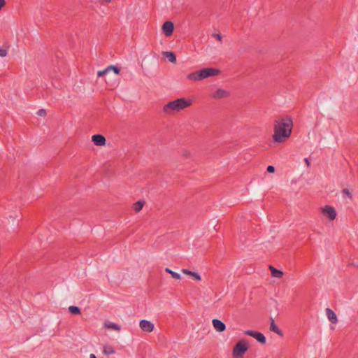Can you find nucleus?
I'll list each match as a JSON object with an SVG mask.
<instances>
[{
  "label": "nucleus",
  "mask_w": 358,
  "mask_h": 358,
  "mask_svg": "<svg viewBox=\"0 0 358 358\" xmlns=\"http://www.w3.org/2000/svg\"><path fill=\"white\" fill-rule=\"evenodd\" d=\"M103 352L106 355H110L115 353V349L111 345H104L103 348Z\"/></svg>",
  "instance_id": "a211bd4d"
},
{
  "label": "nucleus",
  "mask_w": 358,
  "mask_h": 358,
  "mask_svg": "<svg viewBox=\"0 0 358 358\" xmlns=\"http://www.w3.org/2000/svg\"><path fill=\"white\" fill-rule=\"evenodd\" d=\"M248 349V344L247 340L242 339L238 341L234 346L233 350V355L236 357H242Z\"/></svg>",
  "instance_id": "20e7f679"
},
{
  "label": "nucleus",
  "mask_w": 358,
  "mask_h": 358,
  "mask_svg": "<svg viewBox=\"0 0 358 358\" xmlns=\"http://www.w3.org/2000/svg\"><path fill=\"white\" fill-rule=\"evenodd\" d=\"M292 120L289 117L275 121L274 124L273 141L277 143L284 142L292 134Z\"/></svg>",
  "instance_id": "f257e3e1"
},
{
  "label": "nucleus",
  "mask_w": 358,
  "mask_h": 358,
  "mask_svg": "<svg viewBox=\"0 0 358 358\" xmlns=\"http://www.w3.org/2000/svg\"><path fill=\"white\" fill-rule=\"evenodd\" d=\"M108 72V67L103 71H98L97 76L101 77Z\"/></svg>",
  "instance_id": "b1692460"
},
{
  "label": "nucleus",
  "mask_w": 358,
  "mask_h": 358,
  "mask_svg": "<svg viewBox=\"0 0 358 358\" xmlns=\"http://www.w3.org/2000/svg\"><path fill=\"white\" fill-rule=\"evenodd\" d=\"M212 36H213V37L215 38L218 41H222V37L220 34H213Z\"/></svg>",
  "instance_id": "bb28decb"
},
{
  "label": "nucleus",
  "mask_w": 358,
  "mask_h": 358,
  "mask_svg": "<svg viewBox=\"0 0 358 358\" xmlns=\"http://www.w3.org/2000/svg\"><path fill=\"white\" fill-rule=\"evenodd\" d=\"M108 72L110 70H113L116 75H118L120 71V69L117 66H113V65L108 66Z\"/></svg>",
  "instance_id": "4be33fe9"
},
{
  "label": "nucleus",
  "mask_w": 358,
  "mask_h": 358,
  "mask_svg": "<svg viewBox=\"0 0 358 358\" xmlns=\"http://www.w3.org/2000/svg\"><path fill=\"white\" fill-rule=\"evenodd\" d=\"M192 104V101L189 99H177L165 104L162 108V112L165 115H171L189 107Z\"/></svg>",
  "instance_id": "f03ea898"
},
{
  "label": "nucleus",
  "mask_w": 358,
  "mask_h": 358,
  "mask_svg": "<svg viewBox=\"0 0 358 358\" xmlns=\"http://www.w3.org/2000/svg\"><path fill=\"white\" fill-rule=\"evenodd\" d=\"M7 55V50L6 49H0V57H3Z\"/></svg>",
  "instance_id": "a878e982"
},
{
  "label": "nucleus",
  "mask_w": 358,
  "mask_h": 358,
  "mask_svg": "<svg viewBox=\"0 0 358 358\" xmlns=\"http://www.w3.org/2000/svg\"><path fill=\"white\" fill-rule=\"evenodd\" d=\"M326 313H327L329 320L332 324H336L338 322L337 316H336V313L331 308H327Z\"/></svg>",
  "instance_id": "f8f14e48"
},
{
  "label": "nucleus",
  "mask_w": 358,
  "mask_h": 358,
  "mask_svg": "<svg viewBox=\"0 0 358 358\" xmlns=\"http://www.w3.org/2000/svg\"><path fill=\"white\" fill-rule=\"evenodd\" d=\"M102 3H110L112 0H99Z\"/></svg>",
  "instance_id": "7c9ffc66"
},
{
  "label": "nucleus",
  "mask_w": 358,
  "mask_h": 358,
  "mask_svg": "<svg viewBox=\"0 0 358 358\" xmlns=\"http://www.w3.org/2000/svg\"><path fill=\"white\" fill-rule=\"evenodd\" d=\"M69 311L73 315L80 314V309L78 306H71L69 307Z\"/></svg>",
  "instance_id": "412c9836"
},
{
  "label": "nucleus",
  "mask_w": 358,
  "mask_h": 358,
  "mask_svg": "<svg viewBox=\"0 0 358 358\" xmlns=\"http://www.w3.org/2000/svg\"><path fill=\"white\" fill-rule=\"evenodd\" d=\"M92 141L95 145L103 146L106 144V138L101 134H94L92 137Z\"/></svg>",
  "instance_id": "1a4fd4ad"
},
{
  "label": "nucleus",
  "mask_w": 358,
  "mask_h": 358,
  "mask_svg": "<svg viewBox=\"0 0 358 358\" xmlns=\"http://www.w3.org/2000/svg\"><path fill=\"white\" fill-rule=\"evenodd\" d=\"M270 331H273L276 333L278 335L282 336L283 334L282 331L278 327V326L275 324V321L273 319H271V324H270Z\"/></svg>",
  "instance_id": "4468645a"
},
{
  "label": "nucleus",
  "mask_w": 358,
  "mask_h": 358,
  "mask_svg": "<svg viewBox=\"0 0 358 358\" xmlns=\"http://www.w3.org/2000/svg\"><path fill=\"white\" fill-rule=\"evenodd\" d=\"M6 5L5 0H0V10Z\"/></svg>",
  "instance_id": "c85d7f7f"
},
{
  "label": "nucleus",
  "mask_w": 358,
  "mask_h": 358,
  "mask_svg": "<svg viewBox=\"0 0 358 358\" xmlns=\"http://www.w3.org/2000/svg\"><path fill=\"white\" fill-rule=\"evenodd\" d=\"M304 162H306V165L308 167H309L310 166V162L309 161V159L308 158H305L304 159Z\"/></svg>",
  "instance_id": "c756f323"
},
{
  "label": "nucleus",
  "mask_w": 358,
  "mask_h": 358,
  "mask_svg": "<svg viewBox=\"0 0 358 358\" xmlns=\"http://www.w3.org/2000/svg\"><path fill=\"white\" fill-rule=\"evenodd\" d=\"M343 194L348 196L350 199H352V195L348 189H343L342 191Z\"/></svg>",
  "instance_id": "5701e85b"
},
{
  "label": "nucleus",
  "mask_w": 358,
  "mask_h": 358,
  "mask_svg": "<svg viewBox=\"0 0 358 358\" xmlns=\"http://www.w3.org/2000/svg\"><path fill=\"white\" fill-rule=\"evenodd\" d=\"M269 268L271 270L272 276L274 278H281L282 275H283L282 271L274 268L272 266H270Z\"/></svg>",
  "instance_id": "f3484780"
},
{
  "label": "nucleus",
  "mask_w": 358,
  "mask_h": 358,
  "mask_svg": "<svg viewBox=\"0 0 358 358\" xmlns=\"http://www.w3.org/2000/svg\"><path fill=\"white\" fill-rule=\"evenodd\" d=\"M323 215L327 217L330 220H334L336 217V212L334 207L325 206L322 208Z\"/></svg>",
  "instance_id": "423d86ee"
},
{
  "label": "nucleus",
  "mask_w": 358,
  "mask_h": 358,
  "mask_svg": "<svg viewBox=\"0 0 358 358\" xmlns=\"http://www.w3.org/2000/svg\"><path fill=\"white\" fill-rule=\"evenodd\" d=\"M139 326L142 331L146 332H152L154 329V324L146 320H142L140 321Z\"/></svg>",
  "instance_id": "6e6552de"
},
{
  "label": "nucleus",
  "mask_w": 358,
  "mask_h": 358,
  "mask_svg": "<svg viewBox=\"0 0 358 358\" xmlns=\"http://www.w3.org/2000/svg\"><path fill=\"white\" fill-rule=\"evenodd\" d=\"M357 358H358V357H357Z\"/></svg>",
  "instance_id": "473e14b6"
},
{
  "label": "nucleus",
  "mask_w": 358,
  "mask_h": 358,
  "mask_svg": "<svg viewBox=\"0 0 358 358\" xmlns=\"http://www.w3.org/2000/svg\"><path fill=\"white\" fill-rule=\"evenodd\" d=\"M244 334L255 338L258 342L264 344L266 341L264 335L260 332L252 330H247L244 331Z\"/></svg>",
  "instance_id": "39448f33"
},
{
  "label": "nucleus",
  "mask_w": 358,
  "mask_h": 358,
  "mask_svg": "<svg viewBox=\"0 0 358 358\" xmlns=\"http://www.w3.org/2000/svg\"><path fill=\"white\" fill-rule=\"evenodd\" d=\"M213 326L219 332H222L226 329L225 324L220 320L214 319L212 321Z\"/></svg>",
  "instance_id": "9d476101"
},
{
  "label": "nucleus",
  "mask_w": 358,
  "mask_h": 358,
  "mask_svg": "<svg viewBox=\"0 0 358 358\" xmlns=\"http://www.w3.org/2000/svg\"><path fill=\"white\" fill-rule=\"evenodd\" d=\"M267 171L268 173H273L275 171V167L273 166H271V165L268 166L267 167Z\"/></svg>",
  "instance_id": "cd10ccee"
},
{
  "label": "nucleus",
  "mask_w": 358,
  "mask_h": 358,
  "mask_svg": "<svg viewBox=\"0 0 358 358\" xmlns=\"http://www.w3.org/2000/svg\"><path fill=\"white\" fill-rule=\"evenodd\" d=\"M37 114L39 115V116H42V117H44L46 115V111L45 109H40L38 112H37Z\"/></svg>",
  "instance_id": "393cba45"
},
{
  "label": "nucleus",
  "mask_w": 358,
  "mask_h": 358,
  "mask_svg": "<svg viewBox=\"0 0 358 358\" xmlns=\"http://www.w3.org/2000/svg\"><path fill=\"white\" fill-rule=\"evenodd\" d=\"M181 271L184 274L192 276L195 280L200 281L201 280V275L198 273L191 271L186 268L182 269Z\"/></svg>",
  "instance_id": "ddd939ff"
},
{
  "label": "nucleus",
  "mask_w": 358,
  "mask_h": 358,
  "mask_svg": "<svg viewBox=\"0 0 358 358\" xmlns=\"http://www.w3.org/2000/svg\"><path fill=\"white\" fill-rule=\"evenodd\" d=\"M165 271L166 273H169L171 275V277L175 280H180L181 279V275L179 273L171 270L169 268H166Z\"/></svg>",
  "instance_id": "6ab92c4d"
},
{
  "label": "nucleus",
  "mask_w": 358,
  "mask_h": 358,
  "mask_svg": "<svg viewBox=\"0 0 358 358\" xmlns=\"http://www.w3.org/2000/svg\"><path fill=\"white\" fill-rule=\"evenodd\" d=\"M143 206H144V202L138 201L134 203L133 208H134V211L138 213L142 209Z\"/></svg>",
  "instance_id": "aec40b11"
},
{
  "label": "nucleus",
  "mask_w": 358,
  "mask_h": 358,
  "mask_svg": "<svg viewBox=\"0 0 358 358\" xmlns=\"http://www.w3.org/2000/svg\"><path fill=\"white\" fill-rule=\"evenodd\" d=\"M163 55L165 56L171 63L176 62V56L173 52H163Z\"/></svg>",
  "instance_id": "dca6fc26"
},
{
  "label": "nucleus",
  "mask_w": 358,
  "mask_h": 358,
  "mask_svg": "<svg viewBox=\"0 0 358 358\" xmlns=\"http://www.w3.org/2000/svg\"><path fill=\"white\" fill-rule=\"evenodd\" d=\"M90 358H96V357L95 356L94 354H90Z\"/></svg>",
  "instance_id": "2f4dec72"
},
{
  "label": "nucleus",
  "mask_w": 358,
  "mask_h": 358,
  "mask_svg": "<svg viewBox=\"0 0 358 358\" xmlns=\"http://www.w3.org/2000/svg\"><path fill=\"white\" fill-rule=\"evenodd\" d=\"M229 96V92L222 90V89H218L216 90V92L212 95V97L213 99H220L222 98H225Z\"/></svg>",
  "instance_id": "9b49d317"
},
{
  "label": "nucleus",
  "mask_w": 358,
  "mask_h": 358,
  "mask_svg": "<svg viewBox=\"0 0 358 358\" xmlns=\"http://www.w3.org/2000/svg\"><path fill=\"white\" fill-rule=\"evenodd\" d=\"M220 73L219 69L215 68H204L200 71L192 72L187 76V78L194 82H198L209 77L216 76Z\"/></svg>",
  "instance_id": "7ed1b4c3"
},
{
  "label": "nucleus",
  "mask_w": 358,
  "mask_h": 358,
  "mask_svg": "<svg viewBox=\"0 0 358 358\" xmlns=\"http://www.w3.org/2000/svg\"><path fill=\"white\" fill-rule=\"evenodd\" d=\"M104 327L106 329H113L117 331H120L121 329L120 326L117 324L109 321L105 322Z\"/></svg>",
  "instance_id": "2eb2a0df"
},
{
  "label": "nucleus",
  "mask_w": 358,
  "mask_h": 358,
  "mask_svg": "<svg viewBox=\"0 0 358 358\" xmlns=\"http://www.w3.org/2000/svg\"><path fill=\"white\" fill-rule=\"evenodd\" d=\"M174 25L170 21L165 22L162 25V31L166 36H171L173 32Z\"/></svg>",
  "instance_id": "0eeeda50"
}]
</instances>
